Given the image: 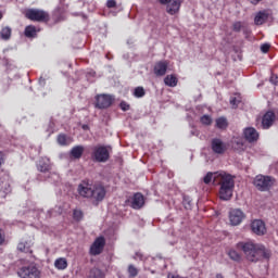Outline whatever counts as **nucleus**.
Masks as SVG:
<instances>
[{"label":"nucleus","instance_id":"nucleus-1","mask_svg":"<svg viewBox=\"0 0 278 278\" xmlns=\"http://www.w3.org/2000/svg\"><path fill=\"white\" fill-rule=\"evenodd\" d=\"M203 182L207 185L213 184V186H220L219 188V199L223 201H229L233 197V188H236V181L233 176L227 174L226 172H208L204 178Z\"/></svg>","mask_w":278,"mask_h":278},{"label":"nucleus","instance_id":"nucleus-2","mask_svg":"<svg viewBox=\"0 0 278 278\" xmlns=\"http://www.w3.org/2000/svg\"><path fill=\"white\" fill-rule=\"evenodd\" d=\"M237 249L243 251L248 262H260L262 260H270L273 253L266 247L253 242H239Z\"/></svg>","mask_w":278,"mask_h":278},{"label":"nucleus","instance_id":"nucleus-3","mask_svg":"<svg viewBox=\"0 0 278 278\" xmlns=\"http://www.w3.org/2000/svg\"><path fill=\"white\" fill-rule=\"evenodd\" d=\"M77 192L79 197H83V199H91L94 201V203H101L108 194L105 186H103L101 182H96L92 185L87 180H83L78 185Z\"/></svg>","mask_w":278,"mask_h":278},{"label":"nucleus","instance_id":"nucleus-4","mask_svg":"<svg viewBox=\"0 0 278 278\" xmlns=\"http://www.w3.org/2000/svg\"><path fill=\"white\" fill-rule=\"evenodd\" d=\"M24 16L34 23H49L51 21L49 12L40 9H27Z\"/></svg>","mask_w":278,"mask_h":278},{"label":"nucleus","instance_id":"nucleus-5","mask_svg":"<svg viewBox=\"0 0 278 278\" xmlns=\"http://www.w3.org/2000/svg\"><path fill=\"white\" fill-rule=\"evenodd\" d=\"M91 159L93 162L105 163L110 160L108 146H96L92 148Z\"/></svg>","mask_w":278,"mask_h":278},{"label":"nucleus","instance_id":"nucleus-6","mask_svg":"<svg viewBox=\"0 0 278 278\" xmlns=\"http://www.w3.org/2000/svg\"><path fill=\"white\" fill-rule=\"evenodd\" d=\"M254 186L261 192H267L275 186V178L271 176L257 175L254 179Z\"/></svg>","mask_w":278,"mask_h":278},{"label":"nucleus","instance_id":"nucleus-7","mask_svg":"<svg viewBox=\"0 0 278 278\" xmlns=\"http://www.w3.org/2000/svg\"><path fill=\"white\" fill-rule=\"evenodd\" d=\"M40 269L35 264L24 265L17 269L18 278H40Z\"/></svg>","mask_w":278,"mask_h":278},{"label":"nucleus","instance_id":"nucleus-8","mask_svg":"<svg viewBox=\"0 0 278 278\" xmlns=\"http://www.w3.org/2000/svg\"><path fill=\"white\" fill-rule=\"evenodd\" d=\"M112 103H114V98L110 94L102 93L96 96L94 108L98 110H108V108L112 106Z\"/></svg>","mask_w":278,"mask_h":278},{"label":"nucleus","instance_id":"nucleus-9","mask_svg":"<svg viewBox=\"0 0 278 278\" xmlns=\"http://www.w3.org/2000/svg\"><path fill=\"white\" fill-rule=\"evenodd\" d=\"M103 249H105V238L98 237L90 247L89 253L90 255H101L103 253Z\"/></svg>","mask_w":278,"mask_h":278},{"label":"nucleus","instance_id":"nucleus-10","mask_svg":"<svg viewBox=\"0 0 278 278\" xmlns=\"http://www.w3.org/2000/svg\"><path fill=\"white\" fill-rule=\"evenodd\" d=\"M211 149L216 155H223L227 151V143L223 142L220 138H213L211 140Z\"/></svg>","mask_w":278,"mask_h":278},{"label":"nucleus","instance_id":"nucleus-11","mask_svg":"<svg viewBox=\"0 0 278 278\" xmlns=\"http://www.w3.org/2000/svg\"><path fill=\"white\" fill-rule=\"evenodd\" d=\"M251 229L256 236H266V224L262 219H254Z\"/></svg>","mask_w":278,"mask_h":278},{"label":"nucleus","instance_id":"nucleus-12","mask_svg":"<svg viewBox=\"0 0 278 278\" xmlns=\"http://www.w3.org/2000/svg\"><path fill=\"white\" fill-rule=\"evenodd\" d=\"M229 220L232 226H238L244 220V213L241 210L235 208L229 213Z\"/></svg>","mask_w":278,"mask_h":278},{"label":"nucleus","instance_id":"nucleus-13","mask_svg":"<svg viewBox=\"0 0 278 278\" xmlns=\"http://www.w3.org/2000/svg\"><path fill=\"white\" fill-rule=\"evenodd\" d=\"M243 136L247 142L253 143L260 140V132L254 127H248L243 130Z\"/></svg>","mask_w":278,"mask_h":278},{"label":"nucleus","instance_id":"nucleus-14","mask_svg":"<svg viewBox=\"0 0 278 278\" xmlns=\"http://www.w3.org/2000/svg\"><path fill=\"white\" fill-rule=\"evenodd\" d=\"M181 0H172L169 3L165 4L167 14H169L170 16L179 14V10H181Z\"/></svg>","mask_w":278,"mask_h":278},{"label":"nucleus","instance_id":"nucleus-15","mask_svg":"<svg viewBox=\"0 0 278 278\" xmlns=\"http://www.w3.org/2000/svg\"><path fill=\"white\" fill-rule=\"evenodd\" d=\"M153 71L156 77H164V75H166V72L168 71V61L156 62Z\"/></svg>","mask_w":278,"mask_h":278},{"label":"nucleus","instance_id":"nucleus-16","mask_svg":"<svg viewBox=\"0 0 278 278\" xmlns=\"http://www.w3.org/2000/svg\"><path fill=\"white\" fill-rule=\"evenodd\" d=\"M130 207H132V210H141V207H144V195L140 192L135 193L130 200Z\"/></svg>","mask_w":278,"mask_h":278},{"label":"nucleus","instance_id":"nucleus-17","mask_svg":"<svg viewBox=\"0 0 278 278\" xmlns=\"http://www.w3.org/2000/svg\"><path fill=\"white\" fill-rule=\"evenodd\" d=\"M273 123H275V113L268 111L264 114L262 119L263 129H270V127H273Z\"/></svg>","mask_w":278,"mask_h":278},{"label":"nucleus","instance_id":"nucleus-18","mask_svg":"<svg viewBox=\"0 0 278 278\" xmlns=\"http://www.w3.org/2000/svg\"><path fill=\"white\" fill-rule=\"evenodd\" d=\"M85 148L84 146H75L70 151V157L72 160H81V155H84Z\"/></svg>","mask_w":278,"mask_h":278},{"label":"nucleus","instance_id":"nucleus-19","mask_svg":"<svg viewBox=\"0 0 278 278\" xmlns=\"http://www.w3.org/2000/svg\"><path fill=\"white\" fill-rule=\"evenodd\" d=\"M38 31H40V28H37L34 25H28L24 29V36L26 38H38Z\"/></svg>","mask_w":278,"mask_h":278},{"label":"nucleus","instance_id":"nucleus-20","mask_svg":"<svg viewBox=\"0 0 278 278\" xmlns=\"http://www.w3.org/2000/svg\"><path fill=\"white\" fill-rule=\"evenodd\" d=\"M56 141L60 147H68L73 142V138L66 136V134H59Z\"/></svg>","mask_w":278,"mask_h":278},{"label":"nucleus","instance_id":"nucleus-21","mask_svg":"<svg viewBox=\"0 0 278 278\" xmlns=\"http://www.w3.org/2000/svg\"><path fill=\"white\" fill-rule=\"evenodd\" d=\"M266 21H268V14L266 11H260L254 17L255 25H264Z\"/></svg>","mask_w":278,"mask_h":278},{"label":"nucleus","instance_id":"nucleus-22","mask_svg":"<svg viewBox=\"0 0 278 278\" xmlns=\"http://www.w3.org/2000/svg\"><path fill=\"white\" fill-rule=\"evenodd\" d=\"M179 83V80L177 79L176 75H167L164 78V84L165 86H168L169 88H175L177 86V84Z\"/></svg>","mask_w":278,"mask_h":278},{"label":"nucleus","instance_id":"nucleus-23","mask_svg":"<svg viewBox=\"0 0 278 278\" xmlns=\"http://www.w3.org/2000/svg\"><path fill=\"white\" fill-rule=\"evenodd\" d=\"M17 251L20 253H31V245L27 241H22L17 244Z\"/></svg>","mask_w":278,"mask_h":278},{"label":"nucleus","instance_id":"nucleus-24","mask_svg":"<svg viewBox=\"0 0 278 278\" xmlns=\"http://www.w3.org/2000/svg\"><path fill=\"white\" fill-rule=\"evenodd\" d=\"M54 266L58 268V270H66V268H68V262L66 258L61 257L54 262Z\"/></svg>","mask_w":278,"mask_h":278},{"label":"nucleus","instance_id":"nucleus-25","mask_svg":"<svg viewBox=\"0 0 278 278\" xmlns=\"http://www.w3.org/2000/svg\"><path fill=\"white\" fill-rule=\"evenodd\" d=\"M215 123L217 129H227V127H229V122H227L226 117H219L215 121Z\"/></svg>","mask_w":278,"mask_h":278},{"label":"nucleus","instance_id":"nucleus-26","mask_svg":"<svg viewBox=\"0 0 278 278\" xmlns=\"http://www.w3.org/2000/svg\"><path fill=\"white\" fill-rule=\"evenodd\" d=\"M0 36L2 40H10V38H12V28L9 26L3 27L0 31Z\"/></svg>","mask_w":278,"mask_h":278},{"label":"nucleus","instance_id":"nucleus-27","mask_svg":"<svg viewBox=\"0 0 278 278\" xmlns=\"http://www.w3.org/2000/svg\"><path fill=\"white\" fill-rule=\"evenodd\" d=\"M228 256L230 257V260H232L233 262H240L242 260V254L238 253V251L236 250H230L228 252Z\"/></svg>","mask_w":278,"mask_h":278},{"label":"nucleus","instance_id":"nucleus-28","mask_svg":"<svg viewBox=\"0 0 278 278\" xmlns=\"http://www.w3.org/2000/svg\"><path fill=\"white\" fill-rule=\"evenodd\" d=\"M144 94H147V91H144V87L135 88L134 97H136V99H142V97H144Z\"/></svg>","mask_w":278,"mask_h":278},{"label":"nucleus","instance_id":"nucleus-29","mask_svg":"<svg viewBox=\"0 0 278 278\" xmlns=\"http://www.w3.org/2000/svg\"><path fill=\"white\" fill-rule=\"evenodd\" d=\"M88 278H103V271L99 268H93L90 270Z\"/></svg>","mask_w":278,"mask_h":278},{"label":"nucleus","instance_id":"nucleus-30","mask_svg":"<svg viewBox=\"0 0 278 278\" xmlns=\"http://www.w3.org/2000/svg\"><path fill=\"white\" fill-rule=\"evenodd\" d=\"M73 218H74V220L79 223V220H83V218H84V212H81V210H74L73 211Z\"/></svg>","mask_w":278,"mask_h":278},{"label":"nucleus","instance_id":"nucleus-31","mask_svg":"<svg viewBox=\"0 0 278 278\" xmlns=\"http://www.w3.org/2000/svg\"><path fill=\"white\" fill-rule=\"evenodd\" d=\"M128 275L130 278L138 277V268L134 265H128Z\"/></svg>","mask_w":278,"mask_h":278},{"label":"nucleus","instance_id":"nucleus-32","mask_svg":"<svg viewBox=\"0 0 278 278\" xmlns=\"http://www.w3.org/2000/svg\"><path fill=\"white\" fill-rule=\"evenodd\" d=\"M200 123H202V125H212V117L210 115H203L200 118Z\"/></svg>","mask_w":278,"mask_h":278},{"label":"nucleus","instance_id":"nucleus-33","mask_svg":"<svg viewBox=\"0 0 278 278\" xmlns=\"http://www.w3.org/2000/svg\"><path fill=\"white\" fill-rule=\"evenodd\" d=\"M119 108L123 112H128V110H130L131 106L129 105V103L122 101L119 103Z\"/></svg>","mask_w":278,"mask_h":278},{"label":"nucleus","instance_id":"nucleus-34","mask_svg":"<svg viewBox=\"0 0 278 278\" xmlns=\"http://www.w3.org/2000/svg\"><path fill=\"white\" fill-rule=\"evenodd\" d=\"M232 29L237 33L240 31L242 29V22H235L232 24Z\"/></svg>","mask_w":278,"mask_h":278},{"label":"nucleus","instance_id":"nucleus-35","mask_svg":"<svg viewBox=\"0 0 278 278\" xmlns=\"http://www.w3.org/2000/svg\"><path fill=\"white\" fill-rule=\"evenodd\" d=\"M2 244H5V231L0 228V247H2Z\"/></svg>","mask_w":278,"mask_h":278},{"label":"nucleus","instance_id":"nucleus-36","mask_svg":"<svg viewBox=\"0 0 278 278\" xmlns=\"http://www.w3.org/2000/svg\"><path fill=\"white\" fill-rule=\"evenodd\" d=\"M261 51H262L263 53H268V51H270V45H268V43L262 45V46H261Z\"/></svg>","mask_w":278,"mask_h":278},{"label":"nucleus","instance_id":"nucleus-37","mask_svg":"<svg viewBox=\"0 0 278 278\" xmlns=\"http://www.w3.org/2000/svg\"><path fill=\"white\" fill-rule=\"evenodd\" d=\"M106 8L109 9L116 8V0H108Z\"/></svg>","mask_w":278,"mask_h":278},{"label":"nucleus","instance_id":"nucleus-38","mask_svg":"<svg viewBox=\"0 0 278 278\" xmlns=\"http://www.w3.org/2000/svg\"><path fill=\"white\" fill-rule=\"evenodd\" d=\"M238 103H240V100H238L237 98L230 99V105H232V108H238Z\"/></svg>","mask_w":278,"mask_h":278},{"label":"nucleus","instance_id":"nucleus-39","mask_svg":"<svg viewBox=\"0 0 278 278\" xmlns=\"http://www.w3.org/2000/svg\"><path fill=\"white\" fill-rule=\"evenodd\" d=\"M40 173H49V165L39 166Z\"/></svg>","mask_w":278,"mask_h":278},{"label":"nucleus","instance_id":"nucleus-40","mask_svg":"<svg viewBox=\"0 0 278 278\" xmlns=\"http://www.w3.org/2000/svg\"><path fill=\"white\" fill-rule=\"evenodd\" d=\"M170 1H173V0H159V3H161V5H168V3H170Z\"/></svg>","mask_w":278,"mask_h":278},{"label":"nucleus","instance_id":"nucleus-41","mask_svg":"<svg viewBox=\"0 0 278 278\" xmlns=\"http://www.w3.org/2000/svg\"><path fill=\"white\" fill-rule=\"evenodd\" d=\"M135 257L137 260H143L144 255H142L140 252H136Z\"/></svg>","mask_w":278,"mask_h":278},{"label":"nucleus","instance_id":"nucleus-42","mask_svg":"<svg viewBox=\"0 0 278 278\" xmlns=\"http://www.w3.org/2000/svg\"><path fill=\"white\" fill-rule=\"evenodd\" d=\"M3 157H4V154L3 152L0 151V166H2L3 164Z\"/></svg>","mask_w":278,"mask_h":278},{"label":"nucleus","instance_id":"nucleus-43","mask_svg":"<svg viewBox=\"0 0 278 278\" xmlns=\"http://www.w3.org/2000/svg\"><path fill=\"white\" fill-rule=\"evenodd\" d=\"M260 1H262V0H250V3H252V5H257V3H260Z\"/></svg>","mask_w":278,"mask_h":278},{"label":"nucleus","instance_id":"nucleus-44","mask_svg":"<svg viewBox=\"0 0 278 278\" xmlns=\"http://www.w3.org/2000/svg\"><path fill=\"white\" fill-rule=\"evenodd\" d=\"M216 278H225V277H223V275H220V274H217Z\"/></svg>","mask_w":278,"mask_h":278},{"label":"nucleus","instance_id":"nucleus-45","mask_svg":"<svg viewBox=\"0 0 278 278\" xmlns=\"http://www.w3.org/2000/svg\"><path fill=\"white\" fill-rule=\"evenodd\" d=\"M1 18H3V14L0 12V21H1Z\"/></svg>","mask_w":278,"mask_h":278}]
</instances>
